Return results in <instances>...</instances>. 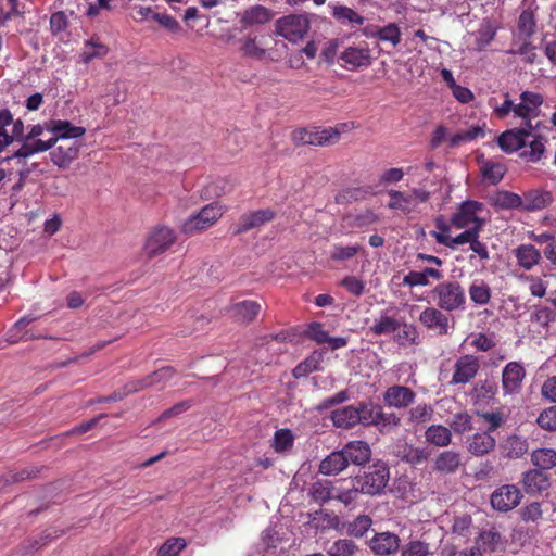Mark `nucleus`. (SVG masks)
I'll return each instance as SVG.
<instances>
[{
    "mask_svg": "<svg viewBox=\"0 0 556 556\" xmlns=\"http://www.w3.org/2000/svg\"><path fill=\"white\" fill-rule=\"evenodd\" d=\"M361 493L359 483H356V478H353L349 481V486L336 489L334 498L349 506L357 500Z\"/></svg>",
    "mask_w": 556,
    "mask_h": 556,
    "instance_id": "52",
    "label": "nucleus"
},
{
    "mask_svg": "<svg viewBox=\"0 0 556 556\" xmlns=\"http://www.w3.org/2000/svg\"><path fill=\"white\" fill-rule=\"evenodd\" d=\"M529 148H530L529 150H523L520 153V157H522L526 161L531 162V163L539 162L541 160L544 151H545V147H544V143L542 141V138L539 136L535 139H533L530 142V147Z\"/></svg>",
    "mask_w": 556,
    "mask_h": 556,
    "instance_id": "62",
    "label": "nucleus"
},
{
    "mask_svg": "<svg viewBox=\"0 0 556 556\" xmlns=\"http://www.w3.org/2000/svg\"><path fill=\"white\" fill-rule=\"evenodd\" d=\"M402 459L410 465H419L428 459L429 454L425 448L416 447L414 445L405 444L401 451H399Z\"/></svg>",
    "mask_w": 556,
    "mask_h": 556,
    "instance_id": "55",
    "label": "nucleus"
},
{
    "mask_svg": "<svg viewBox=\"0 0 556 556\" xmlns=\"http://www.w3.org/2000/svg\"><path fill=\"white\" fill-rule=\"evenodd\" d=\"M369 36L377 38L380 41L389 42L392 48H395L402 39L401 29L395 23H389L383 27H377Z\"/></svg>",
    "mask_w": 556,
    "mask_h": 556,
    "instance_id": "42",
    "label": "nucleus"
},
{
    "mask_svg": "<svg viewBox=\"0 0 556 556\" xmlns=\"http://www.w3.org/2000/svg\"><path fill=\"white\" fill-rule=\"evenodd\" d=\"M187 546L184 538H172L165 541L157 551V556H178Z\"/></svg>",
    "mask_w": 556,
    "mask_h": 556,
    "instance_id": "60",
    "label": "nucleus"
},
{
    "mask_svg": "<svg viewBox=\"0 0 556 556\" xmlns=\"http://www.w3.org/2000/svg\"><path fill=\"white\" fill-rule=\"evenodd\" d=\"M12 123L13 115L10 110H0V154L14 141V136H11L7 130V127Z\"/></svg>",
    "mask_w": 556,
    "mask_h": 556,
    "instance_id": "49",
    "label": "nucleus"
},
{
    "mask_svg": "<svg viewBox=\"0 0 556 556\" xmlns=\"http://www.w3.org/2000/svg\"><path fill=\"white\" fill-rule=\"evenodd\" d=\"M333 18L342 25L361 26L365 22V17L358 14L352 8L346 5H332Z\"/></svg>",
    "mask_w": 556,
    "mask_h": 556,
    "instance_id": "39",
    "label": "nucleus"
},
{
    "mask_svg": "<svg viewBox=\"0 0 556 556\" xmlns=\"http://www.w3.org/2000/svg\"><path fill=\"white\" fill-rule=\"evenodd\" d=\"M480 549L494 552L502 544V535L495 529L482 531L478 539Z\"/></svg>",
    "mask_w": 556,
    "mask_h": 556,
    "instance_id": "54",
    "label": "nucleus"
},
{
    "mask_svg": "<svg viewBox=\"0 0 556 556\" xmlns=\"http://www.w3.org/2000/svg\"><path fill=\"white\" fill-rule=\"evenodd\" d=\"M36 319L37 318L33 316H24L20 318L9 330V342L16 343L18 341H27L41 338V334H37L31 329L27 328L28 325L35 321Z\"/></svg>",
    "mask_w": 556,
    "mask_h": 556,
    "instance_id": "31",
    "label": "nucleus"
},
{
    "mask_svg": "<svg viewBox=\"0 0 556 556\" xmlns=\"http://www.w3.org/2000/svg\"><path fill=\"white\" fill-rule=\"evenodd\" d=\"M261 309V304L253 300L236 302L228 307V312L231 314L232 319L239 324L245 325L254 321Z\"/></svg>",
    "mask_w": 556,
    "mask_h": 556,
    "instance_id": "18",
    "label": "nucleus"
},
{
    "mask_svg": "<svg viewBox=\"0 0 556 556\" xmlns=\"http://www.w3.org/2000/svg\"><path fill=\"white\" fill-rule=\"evenodd\" d=\"M530 456L532 464L539 470L545 471L556 467V451L554 448H536Z\"/></svg>",
    "mask_w": 556,
    "mask_h": 556,
    "instance_id": "40",
    "label": "nucleus"
},
{
    "mask_svg": "<svg viewBox=\"0 0 556 556\" xmlns=\"http://www.w3.org/2000/svg\"><path fill=\"white\" fill-rule=\"evenodd\" d=\"M496 28L490 23L482 24L480 28L473 34L475 46L473 50L483 51L495 38Z\"/></svg>",
    "mask_w": 556,
    "mask_h": 556,
    "instance_id": "48",
    "label": "nucleus"
},
{
    "mask_svg": "<svg viewBox=\"0 0 556 556\" xmlns=\"http://www.w3.org/2000/svg\"><path fill=\"white\" fill-rule=\"evenodd\" d=\"M387 193L390 198L387 207L403 215L415 212L418 203H426L431 198V192L424 188H413L410 192L390 189Z\"/></svg>",
    "mask_w": 556,
    "mask_h": 556,
    "instance_id": "3",
    "label": "nucleus"
},
{
    "mask_svg": "<svg viewBox=\"0 0 556 556\" xmlns=\"http://www.w3.org/2000/svg\"><path fill=\"white\" fill-rule=\"evenodd\" d=\"M506 172V165L501 162L486 161L481 166L483 179L492 185H497L503 179Z\"/></svg>",
    "mask_w": 556,
    "mask_h": 556,
    "instance_id": "44",
    "label": "nucleus"
},
{
    "mask_svg": "<svg viewBox=\"0 0 556 556\" xmlns=\"http://www.w3.org/2000/svg\"><path fill=\"white\" fill-rule=\"evenodd\" d=\"M538 425L548 431L556 430V405L545 408L536 419Z\"/></svg>",
    "mask_w": 556,
    "mask_h": 556,
    "instance_id": "64",
    "label": "nucleus"
},
{
    "mask_svg": "<svg viewBox=\"0 0 556 556\" xmlns=\"http://www.w3.org/2000/svg\"><path fill=\"white\" fill-rule=\"evenodd\" d=\"M535 28L536 23L534 14L529 10L522 11L517 22L519 36H521L523 39H530L535 33Z\"/></svg>",
    "mask_w": 556,
    "mask_h": 556,
    "instance_id": "53",
    "label": "nucleus"
},
{
    "mask_svg": "<svg viewBox=\"0 0 556 556\" xmlns=\"http://www.w3.org/2000/svg\"><path fill=\"white\" fill-rule=\"evenodd\" d=\"M470 300L478 306L486 305L491 300V288L483 281H473L468 289Z\"/></svg>",
    "mask_w": 556,
    "mask_h": 556,
    "instance_id": "45",
    "label": "nucleus"
},
{
    "mask_svg": "<svg viewBox=\"0 0 556 556\" xmlns=\"http://www.w3.org/2000/svg\"><path fill=\"white\" fill-rule=\"evenodd\" d=\"M338 59L341 66L348 71L366 68L371 65L374 60L369 45L366 41L345 47Z\"/></svg>",
    "mask_w": 556,
    "mask_h": 556,
    "instance_id": "7",
    "label": "nucleus"
},
{
    "mask_svg": "<svg viewBox=\"0 0 556 556\" xmlns=\"http://www.w3.org/2000/svg\"><path fill=\"white\" fill-rule=\"evenodd\" d=\"M343 220L351 228H364L378 223L379 216L372 208L365 207L344 215Z\"/></svg>",
    "mask_w": 556,
    "mask_h": 556,
    "instance_id": "33",
    "label": "nucleus"
},
{
    "mask_svg": "<svg viewBox=\"0 0 556 556\" xmlns=\"http://www.w3.org/2000/svg\"><path fill=\"white\" fill-rule=\"evenodd\" d=\"M395 341L400 345L409 344H418L419 343V334L416 327L412 324H404L402 329L397 330L395 336Z\"/></svg>",
    "mask_w": 556,
    "mask_h": 556,
    "instance_id": "61",
    "label": "nucleus"
},
{
    "mask_svg": "<svg viewBox=\"0 0 556 556\" xmlns=\"http://www.w3.org/2000/svg\"><path fill=\"white\" fill-rule=\"evenodd\" d=\"M47 130L51 131L58 140L76 139L85 135L86 129L75 126L68 121L51 119L47 123Z\"/></svg>",
    "mask_w": 556,
    "mask_h": 556,
    "instance_id": "24",
    "label": "nucleus"
},
{
    "mask_svg": "<svg viewBox=\"0 0 556 556\" xmlns=\"http://www.w3.org/2000/svg\"><path fill=\"white\" fill-rule=\"evenodd\" d=\"M416 399V393L408 387L394 384L383 393V403L397 409L409 407Z\"/></svg>",
    "mask_w": 556,
    "mask_h": 556,
    "instance_id": "16",
    "label": "nucleus"
},
{
    "mask_svg": "<svg viewBox=\"0 0 556 556\" xmlns=\"http://www.w3.org/2000/svg\"><path fill=\"white\" fill-rule=\"evenodd\" d=\"M527 138H529V130L526 128H514L502 132L497 137V144L504 152L511 153L523 148Z\"/></svg>",
    "mask_w": 556,
    "mask_h": 556,
    "instance_id": "21",
    "label": "nucleus"
},
{
    "mask_svg": "<svg viewBox=\"0 0 556 556\" xmlns=\"http://www.w3.org/2000/svg\"><path fill=\"white\" fill-rule=\"evenodd\" d=\"M462 466V455L448 450L441 452L434 459L433 469L442 475H453Z\"/></svg>",
    "mask_w": 556,
    "mask_h": 556,
    "instance_id": "29",
    "label": "nucleus"
},
{
    "mask_svg": "<svg viewBox=\"0 0 556 556\" xmlns=\"http://www.w3.org/2000/svg\"><path fill=\"white\" fill-rule=\"evenodd\" d=\"M275 217L276 212L271 208H263L244 213L239 217V220L233 228V235L238 236L252 229L260 228L261 226L274 220Z\"/></svg>",
    "mask_w": 556,
    "mask_h": 556,
    "instance_id": "12",
    "label": "nucleus"
},
{
    "mask_svg": "<svg viewBox=\"0 0 556 556\" xmlns=\"http://www.w3.org/2000/svg\"><path fill=\"white\" fill-rule=\"evenodd\" d=\"M400 538L392 532L376 533L369 541V547L375 555L389 556L400 548Z\"/></svg>",
    "mask_w": 556,
    "mask_h": 556,
    "instance_id": "17",
    "label": "nucleus"
},
{
    "mask_svg": "<svg viewBox=\"0 0 556 556\" xmlns=\"http://www.w3.org/2000/svg\"><path fill=\"white\" fill-rule=\"evenodd\" d=\"M240 42H241L240 51L243 56L252 58L255 60H263L265 58L266 50L261 48L256 43V37L248 36V37L240 39Z\"/></svg>",
    "mask_w": 556,
    "mask_h": 556,
    "instance_id": "56",
    "label": "nucleus"
},
{
    "mask_svg": "<svg viewBox=\"0 0 556 556\" xmlns=\"http://www.w3.org/2000/svg\"><path fill=\"white\" fill-rule=\"evenodd\" d=\"M362 250V247L358 244L355 245H341L334 244L330 252V258L334 262H345L352 260L358 252Z\"/></svg>",
    "mask_w": 556,
    "mask_h": 556,
    "instance_id": "59",
    "label": "nucleus"
},
{
    "mask_svg": "<svg viewBox=\"0 0 556 556\" xmlns=\"http://www.w3.org/2000/svg\"><path fill=\"white\" fill-rule=\"evenodd\" d=\"M426 441L439 447H445L452 442L451 430L442 425H431L425 431Z\"/></svg>",
    "mask_w": 556,
    "mask_h": 556,
    "instance_id": "38",
    "label": "nucleus"
},
{
    "mask_svg": "<svg viewBox=\"0 0 556 556\" xmlns=\"http://www.w3.org/2000/svg\"><path fill=\"white\" fill-rule=\"evenodd\" d=\"M348 460L342 450L334 451L325 457L319 465V471L326 476L338 475L348 467Z\"/></svg>",
    "mask_w": 556,
    "mask_h": 556,
    "instance_id": "35",
    "label": "nucleus"
},
{
    "mask_svg": "<svg viewBox=\"0 0 556 556\" xmlns=\"http://www.w3.org/2000/svg\"><path fill=\"white\" fill-rule=\"evenodd\" d=\"M294 444V435L288 428L278 429L274 434L273 448L277 453L290 451Z\"/></svg>",
    "mask_w": 556,
    "mask_h": 556,
    "instance_id": "50",
    "label": "nucleus"
},
{
    "mask_svg": "<svg viewBox=\"0 0 556 556\" xmlns=\"http://www.w3.org/2000/svg\"><path fill=\"white\" fill-rule=\"evenodd\" d=\"M336 488L329 481H316L309 490L311 497L317 503H326L330 498H334Z\"/></svg>",
    "mask_w": 556,
    "mask_h": 556,
    "instance_id": "46",
    "label": "nucleus"
},
{
    "mask_svg": "<svg viewBox=\"0 0 556 556\" xmlns=\"http://www.w3.org/2000/svg\"><path fill=\"white\" fill-rule=\"evenodd\" d=\"M419 323L428 330H434L440 336L448 333L450 317L437 307H426L419 315Z\"/></svg>",
    "mask_w": 556,
    "mask_h": 556,
    "instance_id": "15",
    "label": "nucleus"
},
{
    "mask_svg": "<svg viewBox=\"0 0 556 556\" xmlns=\"http://www.w3.org/2000/svg\"><path fill=\"white\" fill-rule=\"evenodd\" d=\"M372 404L359 403L357 406L348 405L331 413V420L338 428L350 429L358 424L369 425L371 418Z\"/></svg>",
    "mask_w": 556,
    "mask_h": 556,
    "instance_id": "4",
    "label": "nucleus"
},
{
    "mask_svg": "<svg viewBox=\"0 0 556 556\" xmlns=\"http://www.w3.org/2000/svg\"><path fill=\"white\" fill-rule=\"evenodd\" d=\"M79 147L76 142H70L66 144H60L51 151L50 156L54 165L60 168H67L71 163L77 159Z\"/></svg>",
    "mask_w": 556,
    "mask_h": 556,
    "instance_id": "32",
    "label": "nucleus"
},
{
    "mask_svg": "<svg viewBox=\"0 0 556 556\" xmlns=\"http://www.w3.org/2000/svg\"><path fill=\"white\" fill-rule=\"evenodd\" d=\"M495 205L500 208L511 210V208H522L523 202L522 197L517 193L509 191L498 192L495 198Z\"/></svg>",
    "mask_w": 556,
    "mask_h": 556,
    "instance_id": "58",
    "label": "nucleus"
},
{
    "mask_svg": "<svg viewBox=\"0 0 556 556\" xmlns=\"http://www.w3.org/2000/svg\"><path fill=\"white\" fill-rule=\"evenodd\" d=\"M483 210V204L475 200L464 201L451 217V224L457 229H465L471 226L480 225L483 229L485 220L478 216Z\"/></svg>",
    "mask_w": 556,
    "mask_h": 556,
    "instance_id": "10",
    "label": "nucleus"
},
{
    "mask_svg": "<svg viewBox=\"0 0 556 556\" xmlns=\"http://www.w3.org/2000/svg\"><path fill=\"white\" fill-rule=\"evenodd\" d=\"M276 33L290 42L303 40L311 29L308 14H290L276 21Z\"/></svg>",
    "mask_w": 556,
    "mask_h": 556,
    "instance_id": "5",
    "label": "nucleus"
},
{
    "mask_svg": "<svg viewBox=\"0 0 556 556\" xmlns=\"http://www.w3.org/2000/svg\"><path fill=\"white\" fill-rule=\"evenodd\" d=\"M431 298L444 312H457L466 308L467 298L464 287L456 280H445L431 290Z\"/></svg>",
    "mask_w": 556,
    "mask_h": 556,
    "instance_id": "1",
    "label": "nucleus"
},
{
    "mask_svg": "<svg viewBox=\"0 0 556 556\" xmlns=\"http://www.w3.org/2000/svg\"><path fill=\"white\" fill-rule=\"evenodd\" d=\"M554 197L551 191L533 189L523 193V211H540L552 204Z\"/></svg>",
    "mask_w": 556,
    "mask_h": 556,
    "instance_id": "25",
    "label": "nucleus"
},
{
    "mask_svg": "<svg viewBox=\"0 0 556 556\" xmlns=\"http://www.w3.org/2000/svg\"><path fill=\"white\" fill-rule=\"evenodd\" d=\"M359 548L357 544L350 539H339L334 541L327 549L328 556H355Z\"/></svg>",
    "mask_w": 556,
    "mask_h": 556,
    "instance_id": "47",
    "label": "nucleus"
},
{
    "mask_svg": "<svg viewBox=\"0 0 556 556\" xmlns=\"http://www.w3.org/2000/svg\"><path fill=\"white\" fill-rule=\"evenodd\" d=\"M522 498L521 491L515 484H504L496 488L491 494L492 507L502 513H507L517 507Z\"/></svg>",
    "mask_w": 556,
    "mask_h": 556,
    "instance_id": "11",
    "label": "nucleus"
},
{
    "mask_svg": "<svg viewBox=\"0 0 556 556\" xmlns=\"http://www.w3.org/2000/svg\"><path fill=\"white\" fill-rule=\"evenodd\" d=\"M400 321L392 316L381 314L370 326V332L375 336H383L396 332L400 329Z\"/></svg>",
    "mask_w": 556,
    "mask_h": 556,
    "instance_id": "43",
    "label": "nucleus"
},
{
    "mask_svg": "<svg viewBox=\"0 0 556 556\" xmlns=\"http://www.w3.org/2000/svg\"><path fill=\"white\" fill-rule=\"evenodd\" d=\"M341 136L337 127H303L294 129L291 139L295 146H331L339 141Z\"/></svg>",
    "mask_w": 556,
    "mask_h": 556,
    "instance_id": "2",
    "label": "nucleus"
},
{
    "mask_svg": "<svg viewBox=\"0 0 556 556\" xmlns=\"http://www.w3.org/2000/svg\"><path fill=\"white\" fill-rule=\"evenodd\" d=\"M479 369L480 363L477 356L472 354L463 355L454 364L451 383L466 384L477 376Z\"/></svg>",
    "mask_w": 556,
    "mask_h": 556,
    "instance_id": "13",
    "label": "nucleus"
},
{
    "mask_svg": "<svg viewBox=\"0 0 556 556\" xmlns=\"http://www.w3.org/2000/svg\"><path fill=\"white\" fill-rule=\"evenodd\" d=\"M323 354L318 351H314L304 361L299 363L292 374L296 379L304 378L312 372L321 370Z\"/></svg>",
    "mask_w": 556,
    "mask_h": 556,
    "instance_id": "36",
    "label": "nucleus"
},
{
    "mask_svg": "<svg viewBox=\"0 0 556 556\" xmlns=\"http://www.w3.org/2000/svg\"><path fill=\"white\" fill-rule=\"evenodd\" d=\"M226 212V207L218 202L205 205L198 214L190 216L182 225L185 233H193L214 225Z\"/></svg>",
    "mask_w": 556,
    "mask_h": 556,
    "instance_id": "6",
    "label": "nucleus"
},
{
    "mask_svg": "<svg viewBox=\"0 0 556 556\" xmlns=\"http://www.w3.org/2000/svg\"><path fill=\"white\" fill-rule=\"evenodd\" d=\"M432 416V406L427 403H420L408 410L407 421L414 425L426 424L431 420Z\"/></svg>",
    "mask_w": 556,
    "mask_h": 556,
    "instance_id": "51",
    "label": "nucleus"
},
{
    "mask_svg": "<svg viewBox=\"0 0 556 556\" xmlns=\"http://www.w3.org/2000/svg\"><path fill=\"white\" fill-rule=\"evenodd\" d=\"M495 438L489 432H478L467 441V450L475 456H483L494 450Z\"/></svg>",
    "mask_w": 556,
    "mask_h": 556,
    "instance_id": "28",
    "label": "nucleus"
},
{
    "mask_svg": "<svg viewBox=\"0 0 556 556\" xmlns=\"http://www.w3.org/2000/svg\"><path fill=\"white\" fill-rule=\"evenodd\" d=\"M519 267L531 270L541 262V252L533 244H520L513 250Z\"/></svg>",
    "mask_w": 556,
    "mask_h": 556,
    "instance_id": "27",
    "label": "nucleus"
},
{
    "mask_svg": "<svg viewBox=\"0 0 556 556\" xmlns=\"http://www.w3.org/2000/svg\"><path fill=\"white\" fill-rule=\"evenodd\" d=\"M356 483L363 494H381L388 484L390 472L386 465H374L363 476H356Z\"/></svg>",
    "mask_w": 556,
    "mask_h": 556,
    "instance_id": "8",
    "label": "nucleus"
},
{
    "mask_svg": "<svg viewBox=\"0 0 556 556\" xmlns=\"http://www.w3.org/2000/svg\"><path fill=\"white\" fill-rule=\"evenodd\" d=\"M274 13L264 5H253L243 11L240 17V24L243 28L264 25L271 21Z\"/></svg>",
    "mask_w": 556,
    "mask_h": 556,
    "instance_id": "23",
    "label": "nucleus"
},
{
    "mask_svg": "<svg viewBox=\"0 0 556 556\" xmlns=\"http://www.w3.org/2000/svg\"><path fill=\"white\" fill-rule=\"evenodd\" d=\"M429 554V544L419 540L408 542L401 549L402 556H428Z\"/></svg>",
    "mask_w": 556,
    "mask_h": 556,
    "instance_id": "63",
    "label": "nucleus"
},
{
    "mask_svg": "<svg viewBox=\"0 0 556 556\" xmlns=\"http://www.w3.org/2000/svg\"><path fill=\"white\" fill-rule=\"evenodd\" d=\"M429 277H431L434 280H441L443 277V274L441 270L432 268V267H426L421 271L410 270L408 274H406L403 277V285L410 287V288L416 287V286H428Z\"/></svg>",
    "mask_w": 556,
    "mask_h": 556,
    "instance_id": "34",
    "label": "nucleus"
},
{
    "mask_svg": "<svg viewBox=\"0 0 556 556\" xmlns=\"http://www.w3.org/2000/svg\"><path fill=\"white\" fill-rule=\"evenodd\" d=\"M372 420L369 425L376 426L381 433H389L401 425V417L395 413L384 412L381 407L372 406Z\"/></svg>",
    "mask_w": 556,
    "mask_h": 556,
    "instance_id": "30",
    "label": "nucleus"
},
{
    "mask_svg": "<svg viewBox=\"0 0 556 556\" xmlns=\"http://www.w3.org/2000/svg\"><path fill=\"white\" fill-rule=\"evenodd\" d=\"M526 377L523 366L518 362H509L502 372V387L505 393H515L521 388Z\"/></svg>",
    "mask_w": 556,
    "mask_h": 556,
    "instance_id": "19",
    "label": "nucleus"
},
{
    "mask_svg": "<svg viewBox=\"0 0 556 556\" xmlns=\"http://www.w3.org/2000/svg\"><path fill=\"white\" fill-rule=\"evenodd\" d=\"M109 53V48L100 41L98 36H92L84 45L80 59L85 64L90 63L93 59L104 58Z\"/></svg>",
    "mask_w": 556,
    "mask_h": 556,
    "instance_id": "37",
    "label": "nucleus"
},
{
    "mask_svg": "<svg viewBox=\"0 0 556 556\" xmlns=\"http://www.w3.org/2000/svg\"><path fill=\"white\" fill-rule=\"evenodd\" d=\"M503 457L517 459L522 457L529 450L527 438L519 434L508 435L500 445Z\"/></svg>",
    "mask_w": 556,
    "mask_h": 556,
    "instance_id": "26",
    "label": "nucleus"
},
{
    "mask_svg": "<svg viewBox=\"0 0 556 556\" xmlns=\"http://www.w3.org/2000/svg\"><path fill=\"white\" fill-rule=\"evenodd\" d=\"M372 525L368 515H359L346 526V532L354 538H363Z\"/></svg>",
    "mask_w": 556,
    "mask_h": 556,
    "instance_id": "57",
    "label": "nucleus"
},
{
    "mask_svg": "<svg viewBox=\"0 0 556 556\" xmlns=\"http://www.w3.org/2000/svg\"><path fill=\"white\" fill-rule=\"evenodd\" d=\"M342 452L348 460V465H365L371 456L370 446L367 442L361 440L350 441L344 445Z\"/></svg>",
    "mask_w": 556,
    "mask_h": 556,
    "instance_id": "22",
    "label": "nucleus"
},
{
    "mask_svg": "<svg viewBox=\"0 0 556 556\" xmlns=\"http://www.w3.org/2000/svg\"><path fill=\"white\" fill-rule=\"evenodd\" d=\"M520 483L526 493L539 494L549 488V476L539 469H530L522 473Z\"/></svg>",
    "mask_w": 556,
    "mask_h": 556,
    "instance_id": "20",
    "label": "nucleus"
},
{
    "mask_svg": "<svg viewBox=\"0 0 556 556\" xmlns=\"http://www.w3.org/2000/svg\"><path fill=\"white\" fill-rule=\"evenodd\" d=\"M372 194L370 186L352 187L342 190L337 197L338 204H351L353 202L364 201Z\"/></svg>",
    "mask_w": 556,
    "mask_h": 556,
    "instance_id": "41",
    "label": "nucleus"
},
{
    "mask_svg": "<svg viewBox=\"0 0 556 556\" xmlns=\"http://www.w3.org/2000/svg\"><path fill=\"white\" fill-rule=\"evenodd\" d=\"M176 239V233L172 228L155 226L147 236L143 251L149 258H153L167 251Z\"/></svg>",
    "mask_w": 556,
    "mask_h": 556,
    "instance_id": "9",
    "label": "nucleus"
},
{
    "mask_svg": "<svg viewBox=\"0 0 556 556\" xmlns=\"http://www.w3.org/2000/svg\"><path fill=\"white\" fill-rule=\"evenodd\" d=\"M438 228L441 230L440 232H432L435 241L440 244H443L450 249H456L458 245H463L466 243H471L477 233H480V225L471 226L469 228H465V230L456 237H451L448 235V227L445 225L437 224Z\"/></svg>",
    "mask_w": 556,
    "mask_h": 556,
    "instance_id": "14",
    "label": "nucleus"
}]
</instances>
